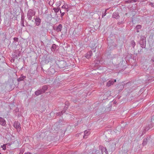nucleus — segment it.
I'll use <instances>...</instances> for the list:
<instances>
[{
	"mask_svg": "<svg viewBox=\"0 0 154 154\" xmlns=\"http://www.w3.org/2000/svg\"><path fill=\"white\" fill-rule=\"evenodd\" d=\"M47 88H47V86H45L43 87H42V89H41V90H42L43 92L44 93L47 90Z\"/></svg>",
	"mask_w": 154,
	"mask_h": 154,
	"instance_id": "obj_19",
	"label": "nucleus"
},
{
	"mask_svg": "<svg viewBox=\"0 0 154 154\" xmlns=\"http://www.w3.org/2000/svg\"><path fill=\"white\" fill-rule=\"evenodd\" d=\"M56 45L54 44L52 45V46L51 48V49L52 51H55V50L56 49Z\"/></svg>",
	"mask_w": 154,
	"mask_h": 154,
	"instance_id": "obj_20",
	"label": "nucleus"
},
{
	"mask_svg": "<svg viewBox=\"0 0 154 154\" xmlns=\"http://www.w3.org/2000/svg\"><path fill=\"white\" fill-rule=\"evenodd\" d=\"M14 126L17 129V131L19 132L20 131L21 128L19 122H15L14 124Z\"/></svg>",
	"mask_w": 154,
	"mask_h": 154,
	"instance_id": "obj_3",
	"label": "nucleus"
},
{
	"mask_svg": "<svg viewBox=\"0 0 154 154\" xmlns=\"http://www.w3.org/2000/svg\"><path fill=\"white\" fill-rule=\"evenodd\" d=\"M23 151H21L18 154H23Z\"/></svg>",
	"mask_w": 154,
	"mask_h": 154,
	"instance_id": "obj_34",
	"label": "nucleus"
},
{
	"mask_svg": "<svg viewBox=\"0 0 154 154\" xmlns=\"http://www.w3.org/2000/svg\"><path fill=\"white\" fill-rule=\"evenodd\" d=\"M131 46L133 47L134 48L135 45V43L134 41H131Z\"/></svg>",
	"mask_w": 154,
	"mask_h": 154,
	"instance_id": "obj_22",
	"label": "nucleus"
},
{
	"mask_svg": "<svg viewBox=\"0 0 154 154\" xmlns=\"http://www.w3.org/2000/svg\"><path fill=\"white\" fill-rule=\"evenodd\" d=\"M141 28V26L140 25H137L136 26V28L137 29H140Z\"/></svg>",
	"mask_w": 154,
	"mask_h": 154,
	"instance_id": "obj_28",
	"label": "nucleus"
},
{
	"mask_svg": "<svg viewBox=\"0 0 154 154\" xmlns=\"http://www.w3.org/2000/svg\"><path fill=\"white\" fill-rule=\"evenodd\" d=\"M35 11L32 9H29L28 11L27 18L29 20H32V17L35 14Z\"/></svg>",
	"mask_w": 154,
	"mask_h": 154,
	"instance_id": "obj_1",
	"label": "nucleus"
},
{
	"mask_svg": "<svg viewBox=\"0 0 154 154\" xmlns=\"http://www.w3.org/2000/svg\"><path fill=\"white\" fill-rule=\"evenodd\" d=\"M137 32H139V31L138 30V29H137Z\"/></svg>",
	"mask_w": 154,
	"mask_h": 154,
	"instance_id": "obj_38",
	"label": "nucleus"
},
{
	"mask_svg": "<svg viewBox=\"0 0 154 154\" xmlns=\"http://www.w3.org/2000/svg\"><path fill=\"white\" fill-rule=\"evenodd\" d=\"M66 110V109H65L64 110H63V111H61V112H58L57 113V116H60L61 115L63 114V112H65V111Z\"/></svg>",
	"mask_w": 154,
	"mask_h": 154,
	"instance_id": "obj_17",
	"label": "nucleus"
},
{
	"mask_svg": "<svg viewBox=\"0 0 154 154\" xmlns=\"http://www.w3.org/2000/svg\"><path fill=\"white\" fill-rule=\"evenodd\" d=\"M112 17L117 19H119V16L118 13H114L113 14Z\"/></svg>",
	"mask_w": 154,
	"mask_h": 154,
	"instance_id": "obj_14",
	"label": "nucleus"
},
{
	"mask_svg": "<svg viewBox=\"0 0 154 154\" xmlns=\"http://www.w3.org/2000/svg\"><path fill=\"white\" fill-rule=\"evenodd\" d=\"M21 24H22V25L23 26H24V17L23 16H21Z\"/></svg>",
	"mask_w": 154,
	"mask_h": 154,
	"instance_id": "obj_18",
	"label": "nucleus"
},
{
	"mask_svg": "<svg viewBox=\"0 0 154 154\" xmlns=\"http://www.w3.org/2000/svg\"><path fill=\"white\" fill-rule=\"evenodd\" d=\"M108 9H107L105 10V12L103 13V14L102 15V17L103 18L106 14V11L108 10Z\"/></svg>",
	"mask_w": 154,
	"mask_h": 154,
	"instance_id": "obj_24",
	"label": "nucleus"
},
{
	"mask_svg": "<svg viewBox=\"0 0 154 154\" xmlns=\"http://www.w3.org/2000/svg\"><path fill=\"white\" fill-rule=\"evenodd\" d=\"M146 130H148V129H148V128H146Z\"/></svg>",
	"mask_w": 154,
	"mask_h": 154,
	"instance_id": "obj_39",
	"label": "nucleus"
},
{
	"mask_svg": "<svg viewBox=\"0 0 154 154\" xmlns=\"http://www.w3.org/2000/svg\"><path fill=\"white\" fill-rule=\"evenodd\" d=\"M64 14V12H63L62 14H61V16H63Z\"/></svg>",
	"mask_w": 154,
	"mask_h": 154,
	"instance_id": "obj_35",
	"label": "nucleus"
},
{
	"mask_svg": "<svg viewBox=\"0 0 154 154\" xmlns=\"http://www.w3.org/2000/svg\"><path fill=\"white\" fill-rule=\"evenodd\" d=\"M59 8H53V10L54 11V12L56 13H57L60 10Z\"/></svg>",
	"mask_w": 154,
	"mask_h": 154,
	"instance_id": "obj_23",
	"label": "nucleus"
},
{
	"mask_svg": "<svg viewBox=\"0 0 154 154\" xmlns=\"http://www.w3.org/2000/svg\"><path fill=\"white\" fill-rule=\"evenodd\" d=\"M14 40L15 41V43L18 41V38H17L15 37L14 38Z\"/></svg>",
	"mask_w": 154,
	"mask_h": 154,
	"instance_id": "obj_30",
	"label": "nucleus"
},
{
	"mask_svg": "<svg viewBox=\"0 0 154 154\" xmlns=\"http://www.w3.org/2000/svg\"><path fill=\"white\" fill-rule=\"evenodd\" d=\"M34 20L36 25L37 26H39L40 25L41 23V20L38 17H36V18H34Z\"/></svg>",
	"mask_w": 154,
	"mask_h": 154,
	"instance_id": "obj_6",
	"label": "nucleus"
},
{
	"mask_svg": "<svg viewBox=\"0 0 154 154\" xmlns=\"http://www.w3.org/2000/svg\"><path fill=\"white\" fill-rule=\"evenodd\" d=\"M24 154H31L30 152H27V153H25Z\"/></svg>",
	"mask_w": 154,
	"mask_h": 154,
	"instance_id": "obj_36",
	"label": "nucleus"
},
{
	"mask_svg": "<svg viewBox=\"0 0 154 154\" xmlns=\"http://www.w3.org/2000/svg\"><path fill=\"white\" fill-rule=\"evenodd\" d=\"M92 55V53L91 51H90L88 52L86 55V57L87 59H89L91 57Z\"/></svg>",
	"mask_w": 154,
	"mask_h": 154,
	"instance_id": "obj_12",
	"label": "nucleus"
},
{
	"mask_svg": "<svg viewBox=\"0 0 154 154\" xmlns=\"http://www.w3.org/2000/svg\"><path fill=\"white\" fill-rule=\"evenodd\" d=\"M0 154H1V153H0Z\"/></svg>",
	"mask_w": 154,
	"mask_h": 154,
	"instance_id": "obj_42",
	"label": "nucleus"
},
{
	"mask_svg": "<svg viewBox=\"0 0 154 154\" xmlns=\"http://www.w3.org/2000/svg\"><path fill=\"white\" fill-rule=\"evenodd\" d=\"M15 53H16V54H17L16 55V56H20V52L18 50L16 51Z\"/></svg>",
	"mask_w": 154,
	"mask_h": 154,
	"instance_id": "obj_26",
	"label": "nucleus"
},
{
	"mask_svg": "<svg viewBox=\"0 0 154 154\" xmlns=\"http://www.w3.org/2000/svg\"><path fill=\"white\" fill-rule=\"evenodd\" d=\"M54 3V0H50L49 2V4L50 5H53Z\"/></svg>",
	"mask_w": 154,
	"mask_h": 154,
	"instance_id": "obj_25",
	"label": "nucleus"
},
{
	"mask_svg": "<svg viewBox=\"0 0 154 154\" xmlns=\"http://www.w3.org/2000/svg\"><path fill=\"white\" fill-rule=\"evenodd\" d=\"M150 5H151L152 7H154V3H153L151 2L150 4Z\"/></svg>",
	"mask_w": 154,
	"mask_h": 154,
	"instance_id": "obj_32",
	"label": "nucleus"
},
{
	"mask_svg": "<svg viewBox=\"0 0 154 154\" xmlns=\"http://www.w3.org/2000/svg\"><path fill=\"white\" fill-rule=\"evenodd\" d=\"M84 135L83 136V138H86L89 135L90 133V130H85L84 131Z\"/></svg>",
	"mask_w": 154,
	"mask_h": 154,
	"instance_id": "obj_9",
	"label": "nucleus"
},
{
	"mask_svg": "<svg viewBox=\"0 0 154 154\" xmlns=\"http://www.w3.org/2000/svg\"><path fill=\"white\" fill-rule=\"evenodd\" d=\"M32 22H33V20H32Z\"/></svg>",
	"mask_w": 154,
	"mask_h": 154,
	"instance_id": "obj_41",
	"label": "nucleus"
},
{
	"mask_svg": "<svg viewBox=\"0 0 154 154\" xmlns=\"http://www.w3.org/2000/svg\"><path fill=\"white\" fill-rule=\"evenodd\" d=\"M56 6H57V7H59V6L61 5V2H57L56 3Z\"/></svg>",
	"mask_w": 154,
	"mask_h": 154,
	"instance_id": "obj_27",
	"label": "nucleus"
},
{
	"mask_svg": "<svg viewBox=\"0 0 154 154\" xmlns=\"http://www.w3.org/2000/svg\"><path fill=\"white\" fill-rule=\"evenodd\" d=\"M62 8H63L67 9L68 6L67 5H64L62 7Z\"/></svg>",
	"mask_w": 154,
	"mask_h": 154,
	"instance_id": "obj_29",
	"label": "nucleus"
},
{
	"mask_svg": "<svg viewBox=\"0 0 154 154\" xmlns=\"http://www.w3.org/2000/svg\"><path fill=\"white\" fill-rule=\"evenodd\" d=\"M151 61L153 62H154V57H152V58Z\"/></svg>",
	"mask_w": 154,
	"mask_h": 154,
	"instance_id": "obj_33",
	"label": "nucleus"
},
{
	"mask_svg": "<svg viewBox=\"0 0 154 154\" xmlns=\"http://www.w3.org/2000/svg\"><path fill=\"white\" fill-rule=\"evenodd\" d=\"M0 124L2 126H5L6 124L5 120L2 117H0Z\"/></svg>",
	"mask_w": 154,
	"mask_h": 154,
	"instance_id": "obj_10",
	"label": "nucleus"
},
{
	"mask_svg": "<svg viewBox=\"0 0 154 154\" xmlns=\"http://www.w3.org/2000/svg\"><path fill=\"white\" fill-rule=\"evenodd\" d=\"M2 147L3 148V149L4 150H5L6 149V146L5 145H3V146H2Z\"/></svg>",
	"mask_w": 154,
	"mask_h": 154,
	"instance_id": "obj_31",
	"label": "nucleus"
},
{
	"mask_svg": "<svg viewBox=\"0 0 154 154\" xmlns=\"http://www.w3.org/2000/svg\"><path fill=\"white\" fill-rule=\"evenodd\" d=\"M66 62L64 61H60L58 63V66L60 68H63L66 66Z\"/></svg>",
	"mask_w": 154,
	"mask_h": 154,
	"instance_id": "obj_5",
	"label": "nucleus"
},
{
	"mask_svg": "<svg viewBox=\"0 0 154 154\" xmlns=\"http://www.w3.org/2000/svg\"><path fill=\"white\" fill-rule=\"evenodd\" d=\"M56 72L53 66H51L48 69V72L50 74H54Z\"/></svg>",
	"mask_w": 154,
	"mask_h": 154,
	"instance_id": "obj_7",
	"label": "nucleus"
},
{
	"mask_svg": "<svg viewBox=\"0 0 154 154\" xmlns=\"http://www.w3.org/2000/svg\"><path fill=\"white\" fill-rule=\"evenodd\" d=\"M62 28V25L59 24L57 26L54 28V29L58 32L61 31Z\"/></svg>",
	"mask_w": 154,
	"mask_h": 154,
	"instance_id": "obj_8",
	"label": "nucleus"
},
{
	"mask_svg": "<svg viewBox=\"0 0 154 154\" xmlns=\"http://www.w3.org/2000/svg\"><path fill=\"white\" fill-rule=\"evenodd\" d=\"M113 82H114H114H116V79H115L114 80V81H113Z\"/></svg>",
	"mask_w": 154,
	"mask_h": 154,
	"instance_id": "obj_37",
	"label": "nucleus"
},
{
	"mask_svg": "<svg viewBox=\"0 0 154 154\" xmlns=\"http://www.w3.org/2000/svg\"><path fill=\"white\" fill-rule=\"evenodd\" d=\"M140 44L141 47L143 48H145L146 45V38L144 36L142 35L140 37Z\"/></svg>",
	"mask_w": 154,
	"mask_h": 154,
	"instance_id": "obj_2",
	"label": "nucleus"
},
{
	"mask_svg": "<svg viewBox=\"0 0 154 154\" xmlns=\"http://www.w3.org/2000/svg\"><path fill=\"white\" fill-rule=\"evenodd\" d=\"M114 84V82L113 80H110L106 83V86L108 87L111 86V85H113Z\"/></svg>",
	"mask_w": 154,
	"mask_h": 154,
	"instance_id": "obj_11",
	"label": "nucleus"
},
{
	"mask_svg": "<svg viewBox=\"0 0 154 154\" xmlns=\"http://www.w3.org/2000/svg\"><path fill=\"white\" fill-rule=\"evenodd\" d=\"M100 149L101 151L102 154H108L107 149L105 147L101 146L100 147Z\"/></svg>",
	"mask_w": 154,
	"mask_h": 154,
	"instance_id": "obj_4",
	"label": "nucleus"
},
{
	"mask_svg": "<svg viewBox=\"0 0 154 154\" xmlns=\"http://www.w3.org/2000/svg\"><path fill=\"white\" fill-rule=\"evenodd\" d=\"M147 143V139H144L143 141L142 144L143 145H146Z\"/></svg>",
	"mask_w": 154,
	"mask_h": 154,
	"instance_id": "obj_21",
	"label": "nucleus"
},
{
	"mask_svg": "<svg viewBox=\"0 0 154 154\" xmlns=\"http://www.w3.org/2000/svg\"><path fill=\"white\" fill-rule=\"evenodd\" d=\"M26 78V77L25 76H21L17 79V81L18 82H20Z\"/></svg>",
	"mask_w": 154,
	"mask_h": 154,
	"instance_id": "obj_15",
	"label": "nucleus"
},
{
	"mask_svg": "<svg viewBox=\"0 0 154 154\" xmlns=\"http://www.w3.org/2000/svg\"><path fill=\"white\" fill-rule=\"evenodd\" d=\"M136 1L135 0H128L125 1L126 3H132L134 2H136Z\"/></svg>",
	"mask_w": 154,
	"mask_h": 154,
	"instance_id": "obj_16",
	"label": "nucleus"
},
{
	"mask_svg": "<svg viewBox=\"0 0 154 154\" xmlns=\"http://www.w3.org/2000/svg\"><path fill=\"white\" fill-rule=\"evenodd\" d=\"M151 121H152V119H151Z\"/></svg>",
	"mask_w": 154,
	"mask_h": 154,
	"instance_id": "obj_40",
	"label": "nucleus"
},
{
	"mask_svg": "<svg viewBox=\"0 0 154 154\" xmlns=\"http://www.w3.org/2000/svg\"><path fill=\"white\" fill-rule=\"evenodd\" d=\"M43 93L42 90L40 89L35 91V94L36 95V96H38L39 95Z\"/></svg>",
	"mask_w": 154,
	"mask_h": 154,
	"instance_id": "obj_13",
	"label": "nucleus"
}]
</instances>
